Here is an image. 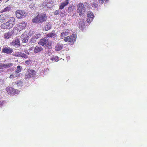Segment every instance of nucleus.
Wrapping results in <instances>:
<instances>
[{
	"mask_svg": "<svg viewBox=\"0 0 147 147\" xmlns=\"http://www.w3.org/2000/svg\"><path fill=\"white\" fill-rule=\"evenodd\" d=\"M45 29L46 31H48L51 28V26L50 24L49 23H47L44 26Z\"/></svg>",
	"mask_w": 147,
	"mask_h": 147,
	"instance_id": "393cba45",
	"label": "nucleus"
},
{
	"mask_svg": "<svg viewBox=\"0 0 147 147\" xmlns=\"http://www.w3.org/2000/svg\"><path fill=\"white\" fill-rule=\"evenodd\" d=\"M38 43L45 47H47L49 49L52 47V42L49 41L46 38H44L40 39Z\"/></svg>",
	"mask_w": 147,
	"mask_h": 147,
	"instance_id": "f03ea898",
	"label": "nucleus"
},
{
	"mask_svg": "<svg viewBox=\"0 0 147 147\" xmlns=\"http://www.w3.org/2000/svg\"><path fill=\"white\" fill-rule=\"evenodd\" d=\"M3 64L2 65H0V69H3Z\"/></svg>",
	"mask_w": 147,
	"mask_h": 147,
	"instance_id": "58836bf2",
	"label": "nucleus"
},
{
	"mask_svg": "<svg viewBox=\"0 0 147 147\" xmlns=\"http://www.w3.org/2000/svg\"><path fill=\"white\" fill-rule=\"evenodd\" d=\"M11 45L12 46H16L19 47L20 46V42L19 39L18 38L15 39L11 43Z\"/></svg>",
	"mask_w": 147,
	"mask_h": 147,
	"instance_id": "f8f14e48",
	"label": "nucleus"
},
{
	"mask_svg": "<svg viewBox=\"0 0 147 147\" xmlns=\"http://www.w3.org/2000/svg\"><path fill=\"white\" fill-rule=\"evenodd\" d=\"M41 36V34L40 33H38L36 34L35 35H34L33 36H34V37H35V38L37 39L40 38Z\"/></svg>",
	"mask_w": 147,
	"mask_h": 147,
	"instance_id": "c756f323",
	"label": "nucleus"
},
{
	"mask_svg": "<svg viewBox=\"0 0 147 147\" xmlns=\"http://www.w3.org/2000/svg\"><path fill=\"white\" fill-rule=\"evenodd\" d=\"M21 38L22 39V42L26 43L28 40V36L26 34H23L21 36Z\"/></svg>",
	"mask_w": 147,
	"mask_h": 147,
	"instance_id": "2eb2a0df",
	"label": "nucleus"
},
{
	"mask_svg": "<svg viewBox=\"0 0 147 147\" xmlns=\"http://www.w3.org/2000/svg\"><path fill=\"white\" fill-rule=\"evenodd\" d=\"M6 90L9 94H14L16 92L15 90L11 87H7L6 89Z\"/></svg>",
	"mask_w": 147,
	"mask_h": 147,
	"instance_id": "9b49d317",
	"label": "nucleus"
},
{
	"mask_svg": "<svg viewBox=\"0 0 147 147\" xmlns=\"http://www.w3.org/2000/svg\"><path fill=\"white\" fill-rule=\"evenodd\" d=\"M59 58L57 56H53L51 57V59L52 61H57L58 60Z\"/></svg>",
	"mask_w": 147,
	"mask_h": 147,
	"instance_id": "bb28decb",
	"label": "nucleus"
},
{
	"mask_svg": "<svg viewBox=\"0 0 147 147\" xmlns=\"http://www.w3.org/2000/svg\"><path fill=\"white\" fill-rule=\"evenodd\" d=\"M4 70L3 69H0V73L3 72Z\"/></svg>",
	"mask_w": 147,
	"mask_h": 147,
	"instance_id": "a19ab883",
	"label": "nucleus"
},
{
	"mask_svg": "<svg viewBox=\"0 0 147 147\" xmlns=\"http://www.w3.org/2000/svg\"><path fill=\"white\" fill-rule=\"evenodd\" d=\"M56 34L55 33V31L53 30L52 31V32L48 33L47 35V36L48 37L50 38H55L56 37Z\"/></svg>",
	"mask_w": 147,
	"mask_h": 147,
	"instance_id": "dca6fc26",
	"label": "nucleus"
},
{
	"mask_svg": "<svg viewBox=\"0 0 147 147\" xmlns=\"http://www.w3.org/2000/svg\"><path fill=\"white\" fill-rule=\"evenodd\" d=\"M30 8H33L34 7H35V4L34 3H32L30 5Z\"/></svg>",
	"mask_w": 147,
	"mask_h": 147,
	"instance_id": "e433bc0d",
	"label": "nucleus"
},
{
	"mask_svg": "<svg viewBox=\"0 0 147 147\" xmlns=\"http://www.w3.org/2000/svg\"><path fill=\"white\" fill-rule=\"evenodd\" d=\"M1 27L3 29H8L9 28L6 22L2 24L1 26Z\"/></svg>",
	"mask_w": 147,
	"mask_h": 147,
	"instance_id": "b1692460",
	"label": "nucleus"
},
{
	"mask_svg": "<svg viewBox=\"0 0 147 147\" xmlns=\"http://www.w3.org/2000/svg\"><path fill=\"white\" fill-rule=\"evenodd\" d=\"M63 47V44L58 43L55 47V50L57 51H59L62 49Z\"/></svg>",
	"mask_w": 147,
	"mask_h": 147,
	"instance_id": "a211bd4d",
	"label": "nucleus"
},
{
	"mask_svg": "<svg viewBox=\"0 0 147 147\" xmlns=\"http://www.w3.org/2000/svg\"><path fill=\"white\" fill-rule=\"evenodd\" d=\"M59 13V10H56L54 12L55 15H58Z\"/></svg>",
	"mask_w": 147,
	"mask_h": 147,
	"instance_id": "4c0bfd02",
	"label": "nucleus"
},
{
	"mask_svg": "<svg viewBox=\"0 0 147 147\" xmlns=\"http://www.w3.org/2000/svg\"><path fill=\"white\" fill-rule=\"evenodd\" d=\"M47 19L46 14L44 13L38 14L32 20V22L36 24L42 23L45 21Z\"/></svg>",
	"mask_w": 147,
	"mask_h": 147,
	"instance_id": "f257e3e1",
	"label": "nucleus"
},
{
	"mask_svg": "<svg viewBox=\"0 0 147 147\" xmlns=\"http://www.w3.org/2000/svg\"><path fill=\"white\" fill-rule=\"evenodd\" d=\"M2 0H0V3H1Z\"/></svg>",
	"mask_w": 147,
	"mask_h": 147,
	"instance_id": "37998d69",
	"label": "nucleus"
},
{
	"mask_svg": "<svg viewBox=\"0 0 147 147\" xmlns=\"http://www.w3.org/2000/svg\"><path fill=\"white\" fill-rule=\"evenodd\" d=\"M11 7L10 6H7L1 10L0 11V13H3L4 12L9 11Z\"/></svg>",
	"mask_w": 147,
	"mask_h": 147,
	"instance_id": "4be33fe9",
	"label": "nucleus"
},
{
	"mask_svg": "<svg viewBox=\"0 0 147 147\" xmlns=\"http://www.w3.org/2000/svg\"><path fill=\"white\" fill-rule=\"evenodd\" d=\"M60 2L61 1H64V0H59ZM65 1H66V0H65Z\"/></svg>",
	"mask_w": 147,
	"mask_h": 147,
	"instance_id": "79ce46f5",
	"label": "nucleus"
},
{
	"mask_svg": "<svg viewBox=\"0 0 147 147\" xmlns=\"http://www.w3.org/2000/svg\"><path fill=\"white\" fill-rule=\"evenodd\" d=\"M98 1L100 3L103 4L105 1L106 2H108V0H98Z\"/></svg>",
	"mask_w": 147,
	"mask_h": 147,
	"instance_id": "473e14b6",
	"label": "nucleus"
},
{
	"mask_svg": "<svg viewBox=\"0 0 147 147\" xmlns=\"http://www.w3.org/2000/svg\"><path fill=\"white\" fill-rule=\"evenodd\" d=\"M46 4V2H44V3H43V4H42V5H43V6H45V7L46 6L47 7V5Z\"/></svg>",
	"mask_w": 147,
	"mask_h": 147,
	"instance_id": "ea45409f",
	"label": "nucleus"
},
{
	"mask_svg": "<svg viewBox=\"0 0 147 147\" xmlns=\"http://www.w3.org/2000/svg\"><path fill=\"white\" fill-rule=\"evenodd\" d=\"M9 18L8 16L5 14H1L0 15V22L3 23L7 20Z\"/></svg>",
	"mask_w": 147,
	"mask_h": 147,
	"instance_id": "9d476101",
	"label": "nucleus"
},
{
	"mask_svg": "<svg viewBox=\"0 0 147 147\" xmlns=\"http://www.w3.org/2000/svg\"><path fill=\"white\" fill-rule=\"evenodd\" d=\"M27 24L26 22H22L18 24L16 27L17 30L20 31L24 29Z\"/></svg>",
	"mask_w": 147,
	"mask_h": 147,
	"instance_id": "0eeeda50",
	"label": "nucleus"
},
{
	"mask_svg": "<svg viewBox=\"0 0 147 147\" xmlns=\"http://www.w3.org/2000/svg\"><path fill=\"white\" fill-rule=\"evenodd\" d=\"M48 1H50V0H47Z\"/></svg>",
	"mask_w": 147,
	"mask_h": 147,
	"instance_id": "a18cd8bd",
	"label": "nucleus"
},
{
	"mask_svg": "<svg viewBox=\"0 0 147 147\" xmlns=\"http://www.w3.org/2000/svg\"><path fill=\"white\" fill-rule=\"evenodd\" d=\"M6 23L9 28H10L15 24V19L12 17H11L8 21L6 22Z\"/></svg>",
	"mask_w": 147,
	"mask_h": 147,
	"instance_id": "1a4fd4ad",
	"label": "nucleus"
},
{
	"mask_svg": "<svg viewBox=\"0 0 147 147\" xmlns=\"http://www.w3.org/2000/svg\"><path fill=\"white\" fill-rule=\"evenodd\" d=\"M76 36L74 34H72L70 36H67L64 38V40L66 42H69L71 45L73 44L75 42Z\"/></svg>",
	"mask_w": 147,
	"mask_h": 147,
	"instance_id": "20e7f679",
	"label": "nucleus"
},
{
	"mask_svg": "<svg viewBox=\"0 0 147 147\" xmlns=\"http://www.w3.org/2000/svg\"><path fill=\"white\" fill-rule=\"evenodd\" d=\"M92 7L96 8L98 6V4L95 3H92Z\"/></svg>",
	"mask_w": 147,
	"mask_h": 147,
	"instance_id": "f704fd0d",
	"label": "nucleus"
},
{
	"mask_svg": "<svg viewBox=\"0 0 147 147\" xmlns=\"http://www.w3.org/2000/svg\"><path fill=\"white\" fill-rule=\"evenodd\" d=\"M35 75V71L32 69H28L25 75L26 79H28Z\"/></svg>",
	"mask_w": 147,
	"mask_h": 147,
	"instance_id": "423d86ee",
	"label": "nucleus"
},
{
	"mask_svg": "<svg viewBox=\"0 0 147 147\" xmlns=\"http://www.w3.org/2000/svg\"><path fill=\"white\" fill-rule=\"evenodd\" d=\"M1 47H0V51H1Z\"/></svg>",
	"mask_w": 147,
	"mask_h": 147,
	"instance_id": "c03bdc74",
	"label": "nucleus"
},
{
	"mask_svg": "<svg viewBox=\"0 0 147 147\" xmlns=\"http://www.w3.org/2000/svg\"><path fill=\"white\" fill-rule=\"evenodd\" d=\"M72 5L69 6L67 10L68 12H70L72 11Z\"/></svg>",
	"mask_w": 147,
	"mask_h": 147,
	"instance_id": "72a5a7b5",
	"label": "nucleus"
},
{
	"mask_svg": "<svg viewBox=\"0 0 147 147\" xmlns=\"http://www.w3.org/2000/svg\"><path fill=\"white\" fill-rule=\"evenodd\" d=\"M83 20L79 22V28L80 30H82L83 29L84 27V23Z\"/></svg>",
	"mask_w": 147,
	"mask_h": 147,
	"instance_id": "412c9836",
	"label": "nucleus"
},
{
	"mask_svg": "<svg viewBox=\"0 0 147 147\" xmlns=\"http://www.w3.org/2000/svg\"><path fill=\"white\" fill-rule=\"evenodd\" d=\"M25 11L22 10H17L16 12V17L18 18H21L25 15Z\"/></svg>",
	"mask_w": 147,
	"mask_h": 147,
	"instance_id": "6e6552de",
	"label": "nucleus"
},
{
	"mask_svg": "<svg viewBox=\"0 0 147 147\" xmlns=\"http://www.w3.org/2000/svg\"><path fill=\"white\" fill-rule=\"evenodd\" d=\"M77 12L79 13L80 16L83 15L85 12L86 8L84 4L80 3L77 5Z\"/></svg>",
	"mask_w": 147,
	"mask_h": 147,
	"instance_id": "7ed1b4c3",
	"label": "nucleus"
},
{
	"mask_svg": "<svg viewBox=\"0 0 147 147\" xmlns=\"http://www.w3.org/2000/svg\"><path fill=\"white\" fill-rule=\"evenodd\" d=\"M13 63H9L6 64H3V66L5 68H9L13 66Z\"/></svg>",
	"mask_w": 147,
	"mask_h": 147,
	"instance_id": "5701e85b",
	"label": "nucleus"
},
{
	"mask_svg": "<svg viewBox=\"0 0 147 147\" xmlns=\"http://www.w3.org/2000/svg\"><path fill=\"white\" fill-rule=\"evenodd\" d=\"M18 76H19V75H17L16 74H15V75H11L10 76L9 78H14Z\"/></svg>",
	"mask_w": 147,
	"mask_h": 147,
	"instance_id": "2f4dec72",
	"label": "nucleus"
},
{
	"mask_svg": "<svg viewBox=\"0 0 147 147\" xmlns=\"http://www.w3.org/2000/svg\"><path fill=\"white\" fill-rule=\"evenodd\" d=\"M87 18L86 21L88 23H90L93 20L94 16L93 13L90 11H88L87 13Z\"/></svg>",
	"mask_w": 147,
	"mask_h": 147,
	"instance_id": "39448f33",
	"label": "nucleus"
},
{
	"mask_svg": "<svg viewBox=\"0 0 147 147\" xmlns=\"http://www.w3.org/2000/svg\"><path fill=\"white\" fill-rule=\"evenodd\" d=\"M21 53L17 52L13 54V56L17 57H20Z\"/></svg>",
	"mask_w": 147,
	"mask_h": 147,
	"instance_id": "c85d7f7f",
	"label": "nucleus"
},
{
	"mask_svg": "<svg viewBox=\"0 0 147 147\" xmlns=\"http://www.w3.org/2000/svg\"><path fill=\"white\" fill-rule=\"evenodd\" d=\"M43 50V48L41 47L36 46L34 49V52L37 53Z\"/></svg>",
	"mask_w": 147,
	"mask_h": 147,
	"instance_id": "f3484780",
	"label": "nucleus"
},
{
	"mask_svg": "<svg viewBox=\"0 0 147 147\" xmlns=\"http://www.w3.org/2000/svg\"><path fill=\"white\" fill-rule=\"evenodd\" d=\"M69 3V1L68 0H66L65 1H63L61 3L59 7V9H63Z\"/></svg>",
	"mask_w": 147,
	"mask_h": 147,
	"instance_id": "4468645a",
	"label": "nucleus"
},
{
	"mask_svg": "<svg viewBox=\"0 0 147 147\" xmlns=\"http://www.w3.org/2000/svg\"><path fill=\"white\" fill-rule=\"evenodd\" d=\"M68 33L67 32H62L61 35V38L63 39L64 38H65V36H66L67 35Z\"/></svg>",
	"mask_w": 147,
	"mask_h": 147,
	"instance_id": "cd10ccee",
	"label": "nucleus"
},
{
	"mask_svg": "<svg viewBox=\"0 0 147 147\" xmlns=\"http://www.w3.org/2000/svg\"><path fill=\"white\" fill-rule=\"evenodd\" d=\"M22 67L20 65H18L16 69V70L15 71V74H16L17 75H19L20 76V74L19 73L20 72L22 69Z\"/></svg>",
	"mask_w": 147,
	"mask_h": 147,
	"instance_id": "aec40b11",
	"label": "nucleus"
},
{
	"mask_svg": "<svg viewBox=\"0 0 147 147\" xmlns=\"http://www.w3.org/2000/svg\"><path fill=\"white\" fill-rule=\"evenodd\" d=\"M20 57H24L25 58H28V57L27 55L24 53H21Z\"/></svg>",
	"mask_w": 147,
	"mask_h": 147,
	"instance_id": "7c9ffc66",
	"label": "nucleus"
},
{
	"mask_svg": "<svg viewBox=\"0 0 147 147\" xmlns=\"http://www.w3.org/2000/svg\"><path fill=\"white\" fill-rule=\"evenodd\" d=\"M12 34V32H8L5 33L4 34V38L6 39H8Z\"/></svg>",
	"mask_w": 147,
	"mask_h": 147,
	"instance_id": "6ab92c4d",
	"label": "nucleus"
},
{
	"mask_svg": "<svg viewBox=\"0 0 147 147\" xmlns=\"http://www.w3.org/2000/svg\"><path fill=\"white\" fill-rule=\"evenodd\" d=\"M2 51L3 53L9 54L13 52V49L9 47H5L3 49Z\"/></svg>",
	"mask_w": 147,
	"mask_h": 147,
	"instance_id": "ddd939ff",
	"label": "nucleus"
},
{
	"mask_svg": "<svg viewBox=\"0 0 147 147\" xmlns=\"http://www.w3.org/2000/svg\"><path fill=\"white\" fill-rule=\"evenodd\" d=\"M37 39L34 37V36H33L31 38L30 40V42L31 43H34L36 42Z\"/></svg>",
	"mask_w": 147,
	"mask_h": 147,
	"instance_id": "a878e982",
	"label": "nucleus"
},
{
	"mask_svg": "<svg viewBox=\"0 0 147 147\" xmlns=\"http://www.w3.org/2000/svg\"><path fill=\"white\" fill-rule=\"evenodd\" d=\"M31 62V60L30 59H29L27 60L25 62V63L26 64H27L29 65L30 64V62Z\"/></svg>",
	"mask_w": 147,
	"mask_h": 147,
	"instance_id": "c9c22d12",
	"label": "nucleus"
}]
</instances>
